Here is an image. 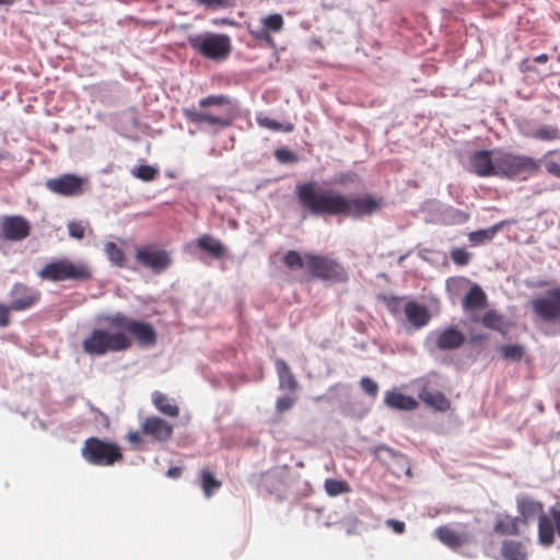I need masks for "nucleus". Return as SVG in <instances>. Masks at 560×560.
<instances>
[{"label": "nucleus", "mask_w": 560, "mask_h": 560, "mask_svg": "<svg viewBox=\"0 0 560 560\" xmlns=\"http://www.w3.org/2000/svg\"><path fill=\"white\" fill-rule=\"evenodd\" d=\"M301 208L313 217L372 215L382 209L384 199L372 195L348 197L335 190H322L315 182L298 184L294 189Z\"/></svg>", "instance_id": "f257e3e1"}, {"label": "nucleus", "mask_w": 560, "mask_h": 560, "mask_svg": "<svg viewBox=\"0 0 560 560\" xmlns=\"http://www.w3.org/2000/svg\"><path fill=\"white\" fill-rule=\"evenodd\" d=\"M132 346L130 337L122 331L109 332L95 328L82 341L83 351L92 357H102L108 352H120Z\"/></svg>", "instance_id": "f03ea898"}, {"label": "nucleus", "mask_w": 560, "mask_h": 560, "mask_svg": "<svg viewBox=\"0 0 560 560\" xmlns=\"http://www.w3.org/2000/svg\"><path fill=\"white\" fill-rule=\"evenodd\" d=\"M230 104V98L225 95H209L199 101V108L190 106L183 109L186 119L192 124L218 126L225 128L231 125V118L209 109V107H222Z\"/></svg>", "instance_id": "7ed1b4c3"}, {"label": "nucleus", "mask_w": 560, "mask_h": 560, "mask_svg": "<svg viewBox=\"0 0 560 560\" xmlns=\"http://www.w3.org/2000/svg\"><path fill=\"white\" fill-rule=\"evenodd\" d=\"M37 276L42 280L51 282H61L66 280L89 281L93 273L90 266L85 262H74L68 258L52 259L47 262Z\"/></svg>", "instance_id": "20e7f679"}, {"label": "nucleus", "mask_w": 560, "mask_h": 560, "mask_svg": "<svg viewBox=\"0 0 560 560\" xmlns=\"http://www.w3.org/2000/svg\"><path fill=\"white\" fill-rule=\"evenodd\" d=\"M497 176L505 178H526L539 171V162L527 155H518L495 150Z\"/></svg>", "instance_id": "39448f33"}, {"label": "nucleus", "mask_w": 560, "mask_h": 560, "mask_svg": "<svg viewBox=\"0 0 560 560\" xmlns=\"http://www.w3.org/2000/svg\"><path fill=\"white\" fill-rule=\"evenodd\" d=\"M82 457L94 466H113L124 458L120 446L96 436L88 438L81 448Z\"/></svg>", "instance_id": "423d86ee"}, {"label": "nucleus", "mask_w": 560, "mask_h": 560, "mask_svg": "<svg viewBox=\"0 0 560 560\" xmlns=\"http://www.w3.org/2000/svg\"><path fill=\"white\" fill-rule=\"evenodd\" d=\"M104 322L112 328L125 330L143 347H152L156 343L158 335L150 323L130 318L117 312L104 317Z\"/></svg>", "instance_id": "0eeeda50"}, {"label": "nucleus", "mask_w": 560, "mask_h": 560, "mask_svg": "<svg viewBox=\"0 0 560 560\" xmlns=\"http://www.w3.org/2000/svg\"><path fill=\"white\" fill-rule=\"evenodd\" d=\"M306 270L311 278L328 282H345L348 279L345 267L336 259L306 253Z\"/></svg>", "instance_id": "6e6552de"}, {"label": "nucleus", "mask_w": 560, "mask_h": 560, "mask_svg": "<svg viewBox=\"0 0 560 560\" xmlns=\"http://www.w3.org/2000/svg\"><path fill=\"white\" fill-rule=\"evenodd\" d=\"M188 44L202 56L214 60L226 58L231 51L230 38L224 34L190 35Z\"/></svg>", "instance_id": "1a4fd4ad"}, {"label": "nucleus", "mask_w": 560, "mask_h": 560, "mask_svg": "<svg viewBox=\"0 0 560 560\" xmlns=\"http://www.w3.org/2000/svg\"><path fill=\"white\" fill-rule=\"evenodd\" d=\"M42 299L38 289L23 282H15L10 290L9 307L13 312H24L36 306Z\"/></svg>", "instance_id": "9d476101"}, {"label": "nucleus", "mask_w": 560, "mask_h": 560, "mask_svg": "<svg viewBox=\"0 0 560 560\" xmlns=\"http://www.w3.org/2000/svg\"><path fill=\"white\" fill-rule=\"evenodd\" d=\"M534 313L545 322L560 320V287L547 291L545 296L532 301Z\"/></svg>", "instance_id": "9b49d317"}, {"label": "nucleus", "mask_w": 560, "mask_h": 560, "mask_svg": "<svg viewBox=\"0 0 560 560\" xmlns=\"http://www.w3.org/2000/svg\"><path fill=\"white\" fill-rule=\"evenodd\" d=\"M31 233L30 222L22 215L0 217V240L19 242Z\"/></svg>", "instance_id": "f8f14e48"}, {"label": "nucleus", "mask_w": 560, "mask_h": 560, "mask_svg": "<svg viewBox=\"0 0 560 560\" xmlns=\"http://www.w3.org/2000/svg\"><path fill=\"white\" fill-rule=\"evenodd\" d=\"M136 260L141 266L152 269L159 273L171 265L167 252L158 249L152 245L139 247L136 252Z\"/></svg>", "instance_id": "ddd939ff"}, {"label": "nucleus", "mask_w": 560, "mask_h": 560, "mask_svg": "<svg viewBox=\"0 0 560 560\" xmlns=\"http://www.w3.org/2000/svg\"><path fill=\"white\" fill-rule=\"evenodd\" d=\"M84 179L74 174H63L59 177L48 179L46 188L54 194L70 197L83 192Z\"/></svg>", "instance_id": "4468645a"}, {"label": "nucleus", "mask_w": 560, "mask_h": 560, "mask_svg": "<svg viewBox=\"0 0 560 560\" xmlns=\"http://www.w3.org/2000/svg\"><path fill=\"white\" fill-rule=\"evenodd\" d=\"M555 533L560 537V508L552 506L549 514L544 513L538 520V539L544 546H550L555 541Z\"/></svg>", "instance_id": "2eb2a0df"}, {"label": "nucleus", "mask_w": 560, "mask_h": 560, "mask_svg": "<svg viewBox=\"0 0 560 560\" xmlns=\"http://www.w3.org/2000/svg\"><path fill=\"white\" fill-rule=\"evenodd\" d=\"M142 433L159 443L167 442L174 433L173 425L166 420L158 417H147L141 423Z\"/></svg>", "instance_id": "dca6fc26"}, {"label": "nucleus", "mask_w": 560, "mask_h": 560, "mask_svg": "<svg viewBox=\"0 0 560 560\" xmlns=\"http://www.w3.org/2000/svg\"><path fill=\"white\" fill-rule=\"evenodd\" d=\"M495 150H479L471 154V171L480 177L497 176Z\"/></svg>", "instance_id": "f3484780"}, {"label": "nucleus", "mask_w": 560, "mask_h": 560, "mask_svg": "<svg viewBox=\"0 0 560 560\" xmlns=\"http://www.w3.org/2000/svg\"><path fill=\"white\" fill-rule=\"evenodd\" d=\"M434 536L451 549H458L471 541V536L467 532H458L450 525L439 526L434 530Z\"/></svg>", "instance_id": "a211bd4d"}, {"label": "nucleus", "mask_w": 560, "mask_h": 560, "mask_svg": "<svg viewBox=\"0 0 560 560\" xmlns=\"http://www.w3.org/2000/svg\"><path fill=\"white\" fill-rule=\"evenodd\" d=\"M517 512L521 524L528 525L535 518H540L544 512V504L532 498L524 497L517 500Z\"/></svg>", "instance_id": "6ab92c4d"}, {"label": "nucleus", "mask_w": 560, "mask_h": 560, "mask_svg": "<svg viewBox=\"0 0 560 560\" xmlns=\"http://www.w3.org/2000/svg\"><path fill=\"white\" fill-rule=\"evenodd\" d=\"M465 342L464 334L456 327L451 326L438 332L435 345L440 350L448 351L460 348Z\"/></svg>", "instance_id": "aec40b11"}, {"label": "nucleus", "mask_w": 560, "mask_h": 560, "mask_svg": "<svg viewBox=\"0 0 560 560\" xmlns=\"http://www.w3.org/2000/svg\"><path fill=\"white\" fill-rule=\"evenodd\" d=\"M384 402L392 409L411 411L418 408V401L411 397L404 395L397 389L385 393Z\"/></svg>", "instance_id": "412c9836"}, {"label": "nucleus", "mask_w": 560, "mask_h": 560, "mask_svg": "<svg viewBox=\"0 0 560 560\" xmlns=\"http://www.w3.org/2000/svg\"><path fill=\"white\" fill-rule=\"evenodd\" d=\"M405 315L408 322L417 329L424 327L431 319L429 310L417 302H408L405 305Z\"/></svg>", "instance_id": "4be33fe9"}, {"label": "nucleus", "mask_w": 560, "mask_h": 560, "mask_svg": "<svg viewBox=\"0 0 560 560\" xmlns=\"http://www.w3.org/2000/svg\"><path fill=\"white\" fill-rule=\"evenodd\" d=\"M418 396L422 402L433 408L434 410L446 411L451 407L450 400L442 392H434L423 387Z\"/></svg>", "instance_id": "5701e85b"}, {"label": "nucleus", "mask_w": 560, "mask_h": 560, "mask_svg": "<svg viewBox=\"0 0 560 560\" xmlns=\"http://www.w3.org/2000/svg\"><path fill=\"white\" fill-rule=\"evenodd\" d=\"M275 364L279 378V388L294 393L299 387V383L288 363L282 359H277Z\"/></svg>", "instance_id": "b1692460"}, {"label": "nucleus", "mask_w": 560, "mask_h": 560, "mask_svg": "<svg viewBox=\"0 0 560 560\" xmlns=\"http://www.w3.org/2000/svg\"><path fill=\"white\" fill-rule=\"evenodd\" d=\"M517 516L500 514L495 518L493 530L499 535L517 536L521 534Z\"/></svg>", "instance_id": "393cba45"}, {"label": "nucleus", "mask_w": 560, "mask_h": 560, "mask_svg": "<svg viewBox=\"0 0 560 560\" xmlns=\"http://www.w3.org/2000/svg\"><path fill=\"white\" fill-rule=\"evenodd\" d=\"M504 225L505 222L501 221L488 229L470 232L468 234V241L472 246H479L489 243L494 238L498 232H500L503 229Z\"/></svg>", "instance_id": "a878e982"}, {"label": "nucleus", "mask_w": 560, "mask_h": 560, "mask_svg": "<svg viewBox=\"0 0 560 560\" xmlns=\"http://www.w3.org/2000/svg\"><path fill=\"white\" fill-rule=\"evenodd\" d=\"M486 302L487 295L483 290L478 284H474L463 299V307L465 311L480 310L485 307Z\"/></svg>", "instance_id": "bb28decb"}, {"label": "nucleus", "mask_w": 560, "mask_h": 560, "mask_svg": "<svg viewBox=\"0 0 560 560\" xmlns=\"http://www.w3.org/2000/svg\"><path fill=\"white\" fill-rule=\"evenodd\" d=\"M501 555L504 560H527L526 548L522 541L517 540H504Z\"/></svg>", "instance_id": "cd10ccee"}, {"label": "nucleus", "mask_w": 560, "mask_h": 560, "mask_svg": "<svg viewBox=\"0 0 560 560\" xmlns=\"http://www.w3.org/2000/svg\"><path fill=\"white\" fill-rule=\"evenodd\" d=\"M152 402L165 416L176 418L179 415L177 405L162 392L156 390L152 394Z\"/></svg>", "instance_id": "c85d7f7f"}, {"label": "nucleus", "mask_w": 560, "mask_h": 560, "mask_svg": "<svg viewBox=\"0 0 560 560\" xmlns=\"http://www.w3.org/2000/svg\"><path fill=\"white\" fill-rule=\"evenodd\" d=\"M481 324L490 329L497 330L505 336L510 329V323L504 319V316L497 311L490 310L481 317Z\"/></svg>", "instance_id": "c756f323"}, {"label": "nucleus", "mask_w": 560, "mask_h": 560, "mask_svg": "<svg viewBox=\"0 0 560 560\" xmlns=\"http://www.w3.org/2000/svg\"><path fill=\"white\" fill-rule=\"evenodd\" d=\"M198 246L214 258H221L224 255L223 245L209 234H205L198 238Z\"/></svg>", "instance_id": "7c9ffc66"}, {"label": "nucleus", "mask_w": 560, "mask_h": 560, "mask_svg": "<svg viewBox=\"0 0 560 560\" xmlns=\"http://www.w3.org/2000/svg\"><path fill=\"white\" fill-rule=\"evenodd\" d=\"M535 140L552 142L560 140V129L556 125H540L532 135Z\"/></svg>", "instance_id": "2f4dec72"}, {"label": "nucleus", "mask_w": 560, "mask_h": 560, "mask_svg": "<svg viewBox=\"0 0 560 560\" xmlns=\"http://www.w3.org/2000/svg\"><path fill=\"white\" fill-rule=\"evenodd\" d=\"M201 488L207 498H210L214 491H217L221 487V481L218 480L214 475L208 470L202 469L201 474Z\"/></svg>", "instance_id": "473e14b6"}, {"label": "nucleus", "mask_w": 560, "mask_h": 560, "mask_svg": "<svg viewBox=\"0 0 560 560\" xmlns=\"http://www.w3.org/2000/svg\"><path fill=\"white\" fill-rule=\"evenodd\" d=\"M105 253L113 265L119 268L126 267V256L116 243L107 242L105 244Z\"/></svg>", "instance_id": "72a5a7b5"}, {"label": "nucleus", "mask_w": 560, "mask_h": 560, "mask_svg": "<svg viewBox=\"0 0 560 560\" xmlns=\"http://www.w3.org/2000/svg\"><path fill=\"white\" fill-rule=\"evenodd\" d=\"M283 262L290 270L306 269V253L302 255L296 250H289L283 257Z\"/></svg>", "instance_id": "f704fd0d"}, {"label": "nucleus", "mask_w": 560, "mask_h": 560, "mask_svg": "<svg viewBox=\"0 0 560 560\" xmlns=\"http://www.w3.org/2000/svg\"><path fill=\"white\" fill-rule=\"evenodd\" d=\"M257 122L260 127L273 130V131H284V132H292L294 130V125L291 122H288L285 125L280 124L279 121L269 118L267 116L265 117H257Z\"/></svg>", "instance_id": "c9c22d12"}, {"label": "nucleus", "mask_w": 560, "mask_h": 560, "mask_svg": "<svg viewBox=\"0 0 560 560\" xmlns=\"http://www.w3.org/2000/svg\"><path fill=\"white\" fill-rule=\"evenodd\" d=\"M500 353L505 360L518 362L525 354V348L521 345H504L501 347Z\"/></svg>", "instance_id": "e433bc0d"}, {"label": "nucleus", "mask_w": 560, "mask_h": 560, "mask_svg": "<svg viewBox=\"0 0 560 560\" xmlns=\"http://www.w3.org/2000/svg\"><path fill=\"white\" fill-rule=\"evenodd\" d=\"M261 24L268 33L269 32L279 33L283 28L284 20L281 14L273 13V14L265 16L261 20Z\"/></svg>", "instance_id": "4c0bfd02"}, {"label": "nucleus", "mask_w": 560, "mask_h": 560, "mask_svg": "<svg viewBox=\"0 0 560 560\" xmlns=\"http://www.w3.org/2000/svg\"><path fill=\"white\" fill-rule=\"evenodd\" d=\"M325 490L330 495H338L341 493L349 492L350 488L346 481L337 479H327L325 481Z\"/></svg>", "instance_id": "58836bf2"}, {"label": "nucleus", "mask_w": 560, "mask_h": 560, "mask_svg": "<svg viewBox=\"0 0 560 560\" xmlns=\"http://www.w3.org/2000/svg\"><path fill=\"white\" fill-rule=\"evenodd\" d=\"M558 151L551 150L548 151L544 158L542 163L545 166V170L552 176L560 178V164L552 159V155L557 154Z\"/></svg>", "instance_id": "ea45409f"}, {"label": "nucleus", "mask_w": 560, "mask_h": 560, "mask_svg": "<svg viewBox=\"0 0 560 560\" xmlns=\"http://www.w3.org/2000/svg\"><path fill=\"white\" fill-rule=\"evenodd\" d=\"M132 174L139 179L150 182L158 176L159 171L151 165H140L132 171Z\"/></svg>", "instance_id": "a19ab883"}, {"label": "nucleus", "mask_w": 560, "mask_h": 560, "mask_svg": "<svg viewBox=\"0 0 560 560\" xmlns=\"http://www.w3.org/2000/svg\"><path fill=\"white\" fill-rule=\"evenodd\" d=\"M470 253H468L465 248L456 247L451 250V258L457 266L467 265L470 260Z\"/></svg>", "instance_id": "79ce46f5"}, {"label": "nucleus", "mask_w": 560, "mask_h": 560, "mask_svg": "<svg viewBox=\"0 0 560 560\" xmlns=\"http://www.w3.org/2000/svg\"><path fill=\"white\" fill-rule=\"evenodd\" d=\"M275 156L281 163H296L299 161L298 155L287 148L277 149Z\"/></svg>", "instance_id": "37998d69"}, {"label": "nucleus", "mask_w": 560, "mask_h": 560, "mask_svg": "<svg viewBox=\"0 0 560 560\" xmlns=\"http://www.w3.org/2000/svg\"><path fill=\"white\" fill-rule=\"evenodd\" d=\"M198 5L205 7L206 9L217 10L231 7L230 0H194Z\"/></svg>", "instance_id": "c03bdc74"}, {"label": "nucleus", "mask_w": 560, "mask_h": 560, "mask_svg": "<svg viewBox=\"0 0 560 560\" xmlns=\"http://www.w3.org/2000/svg\"><path fill=\"white\" fill-rule=\"evenodd\" d=\"M68 232L71 237L82 240L85 235V228L81 222L72 221L68 223Z\"/></svg>", "instance_id": "a18cd8bd"}, {"label": "nucleus", "mask_w": 560, "mask_h": 560, "mask_svg": "<svg viewBox=\"0 0 560 560\" xmlns=\"http://www.w3.org/2000/svg\"><path fill=\"white\" fill-rule=\"evenodd\" d=\"M295 404V397L281 396L277 399L276 409L278 412H284L293 407Z\"/></svg>", "instance_id": "49530a36"}, {"label": "nucleus", "mask_w": 560, "mask_h": 560, "mask_svg": "<svg viewBox=\"0 0 560 560\" xmlns=\"http://www.w3.org/2000/svg\"><path fill=\"white\" fill-rule=\"evenodd\" d=\"M360 385L364 393L371 396H376L378 392V385L373 380L363 377L360 382Z\"/></svg>", "instance_id": "de8ad7c7"}, {"label": "nucleus", "mask_w": 560, "mask_h": 560, "mask_svg": "<svg viewBox=\"0 0 560 560\" xmlns=\"http://www.w3.org/2000/svg\"><path fill=\"white\" fill-rule=\"evenodd\" d=\"M249 33L255 39L267 42L270 46L273 45L272 37L264 26L261 30H253L249 31Z\"/></svg>", "instance_id": "09e8293b"}, {"label": "nucleus", "mask_w": 560, "mask_h": 560, "mask_svg": "<svg viewBox=\"0 0 560 560\" xmlns=\"http://www.w3.org/2000/svg\"><path fill=\"white\" fill-rule=\"evenodd\" d=\"M10 312H11V310L8 305L0 303V327L1 328L8 327L10 325V323H11Z\"/></svg>", "instance_id": "8fccbe9b"}, {"label": "nucleus", "mask_w": 560, "mask_h": 560, "mask_svg": "<svg viewBox=\"0 0 560 560\" xmlns=\"http://www.w3.org/2000/svg\"><path fill=\"white\" fill-rule=\"evenodd\" d=\"M386 526H388L389 528H392L396 534H402L405 533L406 530V525L404 522L401 521H398V520H394V518H388L386 522H385Z\"/></svg>", "instance_id": "3c124183"}, {"label": "nucleus", "mask_w": 560, "mask_h": 560, "mask_svg": "<svg viewBox=\"0 0 560 560\" xmlns=\"http://www.w3.org/2000/svg\"><path fill=\"white\" fill-rule=\"evenodd\" d=\"M143 433H142V430L141 431H130L128 434H127V440L129 443L133 444V445H139V444H142L144 442L143 440Z\"/></svg>", "instance_id": "603ef678"}, {"label": "nucleus", "mask_w": 560, "mask_h": 560, "mask_svg": "<svg viewBox=\"0 0 560 560\" xmlns=\"http://www.w3.org/2000/svg\"><path fill=\"white\" fill-rule=\"evenodd\" d=\"M520 70L526 73L536 71V68L532 65L530 59L525 58L520 63Z\"/></svg>", "instance_id": "864d4df0"}, {"label": "nucleus", "mask_w": 560, "mask_h": 560, "mask_svg": "<svg viewBox=\"0 0 560 560\" xmlns=\"http://www.w3.org/2000/svg\"><path fill=\"white\" fill-rule=\"evenodd\" d=\"M166 476L173 479H177L182 476V468L180 467H171L166 471Z\"/></svg>", "instance_id": "5fc2aeb1"}, {"label": "nucleus", "mask_w": 560, "mask_h": 560, "mask_svg": "<svg viewBox=\"0 0 560 560\" xmlns=\"http://www.w3.org/2000/svg\"><path fill=\"white\" fill-rule=\"evenodd\" d=\"M549 60V56L547 54H541L536 56L533 61L537 63H546Z\"/></svg>", "instance_id": "6e6d98bb"}, {"label": "nucleus", "mask_w": 560, "mask_h": 560, "mask_svg": "<svg viewBox=\"0 0 560 560\" xmlns=\"http://www.w3.org/2000/svg\"><path fill=\"white\" fill-rule=\"evenodd\" d=\"M485 338H486V336L481 335V334L480 335H474V336H471V341L472 342H478V341L483 340Z\"/></svg>", "instance_id": "4d7b16f0"}, {"label": "nucleus", "mask_w": 560, "mask_h": 560, "mask_svg": "<svg viewBox=\"0 0 560 560\" xmlns=\"http://www.w3.org/2000/svg\"><path fill=\"white\" fill-rule=\"evenodd\" d=\"M16 0H0V5H12Z\"/></svg>", "instance_id": "13d9d810"}, {"label": "nucleus", "mask_w": 560, "mask_h": 560, "mask_svg": "<svg viewBox=\"0 0 560 560\" xmlns=\"http://www.w3.org/2000/svg\"><path fill=\"white\" fill-rule=\"evenodd\" d=\"M347 533H348L349 535H350V534H354V530H353V528H349V529H347Z\"/></svg>", "instance_id": "bf43d9fd"}, {"label": "nucleus", "mask_w": 560, "mask_h": 560, "mask_svg": "<svg viewBox=\"0 0 560 560\" xmlns=\"http://www.w3.org/2000/svg\"><path fill=\"white\" fill-rule=\"evenodd\" d=\"M559 88H560V81H559Z\"/></svg>", "instance_id": "052dcab7"}]
</instances>
